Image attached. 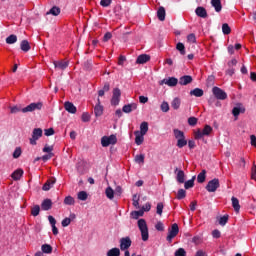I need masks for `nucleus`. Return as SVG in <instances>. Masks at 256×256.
<instances>
[{
  "label": "nucleus",
  "mask_w": 256,
  "mask_h": 256,
  "mask_svg": "<svg viewBox=\"0 0 256 256\" xmlns=\"http://www.w3.org/2000/svg\"><path fill=\"white\" fill-rule=\"evenodd\" d=\"M43 108V103L42 102H32L29 105H27L24 108H19L18 106H14L11 108V113L12 114H17L19 112L22 113H31L34 111H40Z\"/></svg>",
  "instance_id": "f257e3e1"
},
{
  "label": "nucleus",
  "mask_w": 256,
  "mask_h": 256,
  "mask_svg": "<svg viewBox=\"0 0 256 256\" xmlns=\"http://www.w3.org/2000/svg\"><path fill=\"white\" fill-rule=\"evenodd\" d=\"M138 229H140V233L142 235V241L146 242L149 240V229L147 226L146 220L144 218H140L138 220Z\"/></svg>",
  "instance_id": "f03ea898"
},
{
  "label": "nucleus",
  "mask_w": 256,
  "mask_h": 256,
  "mask_svg": "<svg viewBox=\"0 0 256 256\" xmlns=\"http://www.w3.org/2000/svg\"><path fill=\"white\" fill-rule=\"evenodd\" d=\"M213 131V128L210 125H205L204 129H198L194 132V139L201 140L204 136H209Z\"/></svg>",
  "instance_id": "7ed1b4c3"
},
{
  "label": "nucleus",
  "mask_w": 256,
  "mask_h": 256,
  "mask_svg": "<svg viewBox=\"0 0 256 256\" xmlns=\"http://www.w3.org/2000/svg\"><path fill=\"white\" fill-rule=\"evenodd\" d=\"M218 188H220V180L219 178H213L212 180H209L205 186V190L208 193H215Z\"/></svg>",
  "instance_id": "20e7f679"
},
{
  "label": "nucleus",
  "mask_w": 256,
  "mask_h": 256,
  "mask_svg": "<svg viewBox=\"0 0 256 256\" xmlns=\"http://www.w3.org/2000/svg\"><path fill=\"white\" fill-rule=\"evenodd\" d=\"M101 144L103 147H109L110 145L117 144V136L112 134L110 136H103L101 139Z\"/></svg>",
  "instance_id": "39448f33"
},
{
  "label": "nucleus",
  "mask_w": 256,
  "mask_h": 256,
  "mask_svg": "<svg viewBox=\"0 0 256 256\" xmlns=\"http://www.w3.org/2000/svg\"><path fill=\"white\" fill-rule=\"evenodd\" d=\"M212 94L217 100H226L228 98V94L223 89L217 86H214L212 88Z\"/></svg>",
  "instance_id": "423d86ee"
},
{
  "label": "nucleus",
  "mask_w": 256,
  "mask_h": 256,
  "mask_svg": "<svg viewBox=\"0 0 256 256\" xmlns=\"http://www.w3.org/2000/svg\"><path fill=\"white\" fill-rule=\"evenodd\" d=\"M179 234V226L178 224H173L170 230H168V236H166V241L169 243Z\"/></svg>",
  "instance_id": "0eeeda50"
},
{
  "label": "nucleus",
  "mask_w": 256,
  "mask_h": 256,
  "mask_svg": "<svg viewBox=\"0 0 256 256\" xmlns=\"http://www.w3.org/2000/svg\"><path fill=\"white\" fill-rule=\"evenodd\" d=\"M42 135V128H34L32 138H30V144L33 146L37 145V141L42 137Z\"/></svg>",
  "instance_id": "6e6552de"
},
{
  "label": "nucleus",
  "mask_w": 256,
  "mask_h": 256,
  "mask_svg": "<svg viewBox=\"0 0 256 256\" xmlns=\"http://www.w3.org/2000/svg\"><path fill=\"white\" fill-rule=\"evenodd\" d=\"M120 98L121 90L119 88H114V90H112V99L110 100L112 106H118L120 103Z\"/></svg>",
  "instance_id": "1a4fd4ad"
},
{
  "label": "nucleus",
  "mask_w": 256,
  "mask_h": 256,
  "mask_svg": "<svg viewBox=\"0 0 256 256\" xmlns=\"http://www.w3.org/2000/svg\"><path fill=\"white\" fill-rule=\"evenodd\" d=\"M131 245H132V240L131 238H129V236L120 238V250L126 251L131 247Z\"/></svg>",
  "instance_id": "9d476101"
},
{
  "label": "nucleus",
  "mask_w": 256,
  "mask_h": 256,
  "mask_svg": "<svg viewBox=\"0 0 256 256\" xmlns=\"http://www.w3.org/2000/svg\"><path fill=\"white\" fill-rule=\"evenodd\" d=\"M178 83H179V80L176 77H168V78L162 79V84H166L168 85V87H176Z\"/></svg>",
  "instance_id": "9b49d317"
},
{
  "label": "nucleus",
  "mask_w": 256,
  "mask_h": 256,
  "mask_svg": "<svg viewBox=\"0 0 256 256\" xmlns=\"http://www.w3.org/2000/svg\"><path fill=\"white\" fill-rule=\"evenodd\" d=\"M151 60V56L149 54H140L138 58H136V64L144 65Z\"/></svg>",
  "instance_id": "f8f14e48"
},
{
  "label": "nucleus",
  "mask_w": 256,
  "mask_h": 256,
  "mask_svg": "<svg viewBox=\"0 0 256 256\" xmlns=\"http://www.w3.org/2000/svg\"><path fill=\"white\" fill-rule=\"evenodd\" d=\"M53 64H54L56 70H61V71H64L69 66V63L64 60H59V61L55 60V61H53Z\"/></svg>",
  "instance_id": "ddd939ff"
},
{
  "label": "nucleus",
  "mask_w": 256,
  "mask_h": 256,
  "mask_svg": "<svg viewBox=\"0 0 256 256\" xmlns=\"http://www.w3.org/2000/svg\"><path fill=\"white\" fill-rule=\"evenodd\" d=\"M94 112H95V116L96 117H101L104 113V107L103 105L101 104V100L100 98L97 99V104L94 108Z\"/></svg>",
  "instance_id": "4468645a"
},
{
  "label": "nucleus",
  "mask_w": 256,
  "mask_h": 256,
  "mask_svg": "<svg viewBox=\"0 0 256 256\" xmlns=\"http://www.w3.org/2000/svg\"><path fill=\"white\" fill-rule=\"evenodd\" d=\"M195 13H196V16H198V17H200L202 19L208 18L207 10L203 6L196 7Z\"/></svg>",
  "instance_id": "2eb2a0df"
},
{
  "label": "nucleus",
  "mask_w": 256,
  "mask_h": 256,
  "mask_svg": "<svg viewBox=\"0 0 256 256\" xmlns=\"http://www.w3.org/2000/svg\"><path fill=\"white\" fill-rule=\"evenodd\" d=\"M193 82V78L191 75H184L180 77V80H178V84L182 86H187Z\"/></svg>",
  "instance_id": "dca6fc26"
},
{
  "label": "nucleus",
  "mask_w": 256,
  "mask_h": 256,
  "mask_svg": "<svg viewBox=\"0 0 256 256\" xmlns=\"http://www.w3.org/2000/svg\"><path fill=\"white\" fill-rule=\"evenodd\" d=\"M137 107H138L137 103H128L124 105V107H122V112L129 114L132 111L137 110Z\"/></svg>",
  "instance_id": "f3484780"
},
{
  "label": "nucleus",
  "mask_w": 256,
  "mask_h": 256,
  "mask_svg": "<svg viewBox=\"0 0 256 256\" xmlns=\"http://www.w3.org/2000/svg\"><path fill=\"white\" fill-rule=\"evenodd\" d=\"M174 173H176V181H178V183L180 184H184L185 172L183 170H178V168H176V170H174Z\"/></svg>",
  "instance_id": "a211bd4d"
},
{
  "label": "nucleus",
  "mask_w": 256,
  "mask_h": 256,
  "mask_svg": "<svg viewBox=\"0 0 256 256\" xmlns=\"http://www.w3.org/2000/svg\"><path fill=\"white\" fill-rule=\"evenodd\" d=\"M64 108L66 109L67 112H69L71 114H76V112H77L76 106L70 101L65 102Z\"/></svg>",
  "instance_id": "6ab92c4d"
},
{
  "label": "nucleus",
  "mask_w": 256,
  "mask_h": 256,
  "mask_svg": "<svg viewBox=\"0 0 256 256\" xmlns=\"http://www.w3.org/2000/svg\"><path fill=\"white\" fill-rule=\"evenodd\" d=\"M246 112V108L243 106H235L232 108V115L234 117H238L240 114H244Z\"/></svg>",
  "instance_id": "aec40b11"
},
{
  "label": "nucleus",
  "mask_w": 256,
  "mask_h": 256,
  "mask_svg": "<svg viewBox=\"0 0 256 256\" xmlns=\"http://www.w3.org/2000/svg\"><path fill=\"white\" fill-rule=\"evenodd\" d=\"M134 135H136V138H135L136 145H138V146L142 145L144 142L145 134H142V133H140L139 130H136V131H134Z\"/></svg>",
  "instance_id": "412c9836"
},
{
  "label": "nucleus",
  "mask_w": 256,
  "mask_h": 256,
  "mask_svg": "<svg viewBox=\"0 0 256 256\" xmlns=\"http://www.w3.org/2000/svg\"><path fill=\"white\" fill-rule=\"evenodd\" d=\"M203 95H204V90L202 88H194L190 90V96L200 98V97H203Z\"/></svg>",
  "instance_id": "4be33fe9"
},
{
  "label": "nucleus",
  "mask_w": 256,
  "mask_h": 256,
  "mask_svg": "<svg viewBox=\"0 0 256 256\" xmlns=\"http://www.w3.org/2000/svg\"><path fill=\"white\" fill-rule=\"evenodd\" d=\"M211 6L214 8L216 13H220L222 11L221 0H211Z\"/></svg>",
  "instance_id": "5701e85b"
},
{
  "label": "nucleus",
  "mask_w": 256,
  "mask_h": 256,
  "mask_svg": "<svg viewBox=\"0 0 256 256\" xmlns=\"http://www.w3.org/2000/svg\"><path fill=\"white\" fill-rule=\"evenodd\" d=\"M20 48L24 53H28L31 50V46L28 40L24 39L20 43Z\"/></svg>",
  "instance_id": "b1692460"
},
{
  "label": "nucleus",
  "mask_w": 256,
  "mask_h": 256,
  "mask_svg": "<svg viewBox=\"0 0 256 256\" xmlns=\"http://www.w3.org/2000/svg\"><path fill=\"white\" fill-rule=\"evenodd\" d=\"M157 16H158V20H160V22H163L165 21V18H166V10L163 6H160L158 8V11H157Z\"/></svg>",
  "instance_id": "393cba45"
},
{
  "label": "nucleus",
  "mask_w": 256,
  "mask_h": 256,
  "mask_svg": "<svg viewBox=\"0 0 256 256\" xmlns=\"http://www.w3.org/2000/svg\"><path fill=\"white\" fill-rule=\"evenodd\" d=\"M52 200H50V198H46L42 204L41 207L44 211H49L52 208Z\"/></svg>",
  "instance_id": "a878e982"
},
{
  "label": "nucleus",
  "mask_w": 256,
  "mask_h": 256,
  "mask_svg": "<svg viewBox=\"0 0 256 256\" xmlns=\"http://www.w3.org/2000/svg\"><path fill=\"white\" fill-rule=\"evenodd\" d=\"M231 203H232V207H233L234 211L236 213H238L241 208L238 198H235V196H232Z\"/></svg>",
  "instance_id": "bb28decb"
},
{
  "label": "nucleus",
  "mask_w": 256,
  "mask_h": 256,
  "mask_svg": "<svg viewBox=\"0 0 256 256\" xmlns=\"http://www.w3.org/2000/svg\"><path fill=\"white\" fill-rule=\"evenodd\" d=\"M56 183V178H50L43 186V191H49L53 185Z\"/></svg>",
  "instance_id": "cd10ccee"
},
{
  "label": "nucleus",
  "mask_w": 256,
  "mask_h": 256,
  "mask_svg": "<svg viewBox=\"0 0 256 256\" xmlns=\"http://www.w3.org/2000/svg\"><path fill=\"white\" fill-rule=\"evenodd\" d=\"M149 131V124L147 121L140 123V134L146 135Z\"/></svg>",
  "instance_id": "c85d7f7f"
},
{
  "label": "nucleus",
  "mask_w": 256,
  "mask_h": 256,
  "mask_svg": "<svg viewBox=\"0 0 256 256\" xmlns=\"http://www.w3.org/2000/svg\"><path fill=\"white\" fill-rule=\"evenodd\" d=\"M196 176H192L191 180H187L184 182V189L189 190L194 187L195 185Z\"/></svg>",
  "instance_id": "c756f323"
},
{
  "label": "nucleus",
  "mask_w": 256,
  "mask_h": 256,
  "mask_svg": "<svg viewBox=\"0 0 256 256\" xmlns=\"http://www.w3.org/2000/svg\"><path fill=\"white\" fill-rule=\"evenodd\" d=\"M23 174H24L23 170L19 169V170H15V172L11 174V177L13 178V180L19 181L22 178Z\"/></svg>",
  "instance_id": "7c9ffc66"
},
{
  "label": "nucleus",
  "mask_w": 256,
  "mask_h": 256,
  "mask_svg": "<svg viewBox=\"0 0 256 256\" xmlns=\"http://www.w3.org/2000/svg\"><path fill=\"white\" fill-rule=\"evenodd\" d=\"M41 250L44 254H51L53 252L51 244H42Z\"/></svg>",
  "instance_id": "2f4dec72"
},
{
  "label": "nucleus",
  "mask_w": 256,
  "mask_h": 256,
  "mask_svg": "<svg viewBox=\"0 0 256 256\" xmlns=\"http://www.w3.org/2000/svg\"><path fill=\"white\" fill-rule=\"evenodd\" d=\"M18 41V37L15 34H11L6 38V43L8 45H13Z\"/></svg>",
  "instance_id": "473e14b6"
},
{
  "label": "nucleus",
  "mask_w": 256,
  "mask_h": 256,
  "mask_svg": "<svg viewBox=\"0 0 256 256\" xmlns=\"http://www.w3.org/2000/svg\"><path fill=\"white\" fill-rule=\"evenodd\" d=\"M61 9L57 6H53L48 12L47 15L59 16Z\"/></svg>",
  "instance_id": "72a5a7b5"
},
{
  "label": "nucleus",
  "mask_w": 256,
  "mask_h": 256,
  "mask_svg": "<svg viewBox=\"0 0 256 256\" xmlns=\"http://www.w3.org/2000/svg\"><path fill=\"white\" fill-rule=\"evenodd\" d=\"M206 174H207L206 170H202V172L198 174V177L196 178L198 183L203 184L206 181Z\"/></svg>",
  "instance_id": "f704fd0d"
},
{
  "label": "nucleus",
  "mask_w": 256,
  "mask_h": 256,
  "mask_svg": "<svg viewBox=\"0 0 256 256\" xmlns=\"http://www.w3.org/2000/svg\"><path fill=\"white\" fill-rule=\"evenodd\" d=\"M171 105H172L174 110H178L180 108V106H181V99L179 97H175L172 100Z\"/></svg>",
  "instance_id": "c9c22d12"
},
{
  "label": "nucleus",
  "mask_w": 256,
  "mask_h": 256,
  "mask_svg": "<svg viewBox=\"0 0 256 256\" xmlns=\"http://www.w3.org/2000/svg\"><path fill=\"white\" fill-rule=\"evenodd\" d=\"M121 252L119 248H110L109 252H106V256H120Z\"/></svg>",
  "instance_id": "e433bc0d"
},
{
  "label": "nucleus",
  "mask_w": 256,
  "mask_h": 256,
  "mask_svg": "<svg viewBox=\"0 0 256 256\" xmlns=\"http://www.w3.org/2000/svg\"><path fill=\"white\" fill-rule=\"evenodd\" d=\"M174 137L176 140L185 138V133L182 130L176 128L174 129Z\"/></svg>",
  "instance_id": "4c0bfd02"
},
{
  "label": "nucleus",
  "mask_w": 256,
  "mask_h": 256,
  "mask_svg": "<svg viewBox=\"0 0 256 256\" xmlns=\"http://www.w3.org/2000/svg\"><path fill=\"white\" fill-rule=\"evenodd\" d=\"M114 195H115V192H114L113 188H111V186H108V188H106V197L110 200H113Z\"/></svg>",
  "instance_id": "58836bf2"
},
{
  "label": "nucleus",
  "mask_w": 256,
  "mask_h": 256,
  "mask_svg": "<svg viewBox=\"0 0 256 256\" xmlns=\"http://www.w3.org/2000/svg\"><path fill=\"white\" fill-rule=\"evenodd\" d=\"M132 216V219H138L139 217H143L144 212L143 210H134V212H131L130 214Z\"/></svg>",
  "instance_id": "ea45409f"
},
{
  "label": "nucleus",
  "mask_w": 256,
  "mask_h": 256,
  "mask_svg": "<svg viewBox=\"0 0 256 256\" xmlns=\"http://www.w3.org/2000/svg\"><path fill=\"white\" fill-rule=\"evenodd\" d=\"M222 33H223L224 35H229V34H231V27L229 26L228 23H223V24H222Z\"/></svg>",
  "instance_id": "a19ab883"
},
{
  "label": "nucleus",
  "mask_w": 256,
  "mask_h": 256,
  "mask_svg": "<svg viewBox=\"0 0 256 256\" xmlns=\"http://www.w3.org/2000/svg\"><path fill=\"white\" fill-rule=\"evenodd\" d=\"M187 144H188V142H187L186 138L183 137V138L178 139V142L176 143V146L178 148H184L185 146H187Z\"/></svg>",
  "instance_id": "79ce46f5"
},
{
  "label": "nucleus",
  "mask_w": 256,
  "mask_h": 256,
  "mask_svg": "<svg viewBox=\"0 0 256 256\" xmlns=\"http://www.w3.org/2000/svg\"><path fill=\"white\" fill-rule=\"evenodd\" d=\"M176 50L180 51L181 55H185L186 54L185 45L182 42H178L176 44Z\"/></svg>",
  "instance_id": "37998d69"
},
{
  "label": "nucleus",
  "mask_w": 256,
  "mask_h": 256,
  "mask_svg": "<svg viewBox=\"0 0 256 256\" xmlns=\"http://www.w3.org/2000/svg\"><path fill=\"white\" fill-rule=\"evenodd\" d=\"M163 209H164V204L163 202H158L157 206H156V214L162 216L163 214Z\"/></svg>",
  "instance_id": "c03bdc74"
},
{
  "label": "nucleus",
  "mask_w": 256,
  "mask_h": 256,
  "mask_svg": "<svg viewBox=\"0 0 256 256\" xmlns=\"http://www.w3.org/2000/svg\"><path fill=\"white\" fill-rule=\"evenodd\" d=\"M64 204L65 205H69L72 206L75 204V200L73 198V196H66L65 200H64Z\"/></svg>",
  "instance_id": "a18cd8bd"
},
{
  "label": "nucleus",
  "mask_w": 256,
  "mask_h": 256,
  "mask_svg": "<svg viewBox=\"0 0 256 256\" xmlns=\"http://www.w3.org/2000/svg\"><path fill=\"white\" fill-rule=\"evenodd\" d=\"M160 110L162 112L167 113L170 110L169 103L167 101L162 102V105H160Z\"/></svg>",
  "instance_id": "49530a36"
},
{
  "label": "nucleus",
  "mask_w": 256,
  "mask_h": 256,
  "mask_svg": "<svg viewBox=\"0 0 256 256\" xmlns=\"http://www.w3.org/2000/svg\"><path fill=\"white\" fill-rule=\"evenodd\" d=\"M228 220H229V216H228V215L221 216V217L219 218L218 223H219V225H221V226H225V225L228 223Z\"/></svg>",
  "instance_id": "de8ad7c7"
},
{
  "label": "nucleus",
  "mask_w": 256,
  "mask_h": 256,
  "mask_svg": "<svg viewBox=\"0 0 256 256\" xmlns=\"http://www.w3.org/2000/svg\"><path fill=\"white\" fill-rule=\"evenodd\" d=\"M134 160L136 161V163L138 164H144L145 162V155L144 154H138L136 155V157L134 158Z\"/></svg>",
  "instance_id": "09e8293b"
},
{
  "label": "nucleus",
  "mask_w": 256,
  "mask_h": 256,
  "mask_svg": "<svg viewBox=\"0 0 256 256\" xmlns=\"http://www.w3.org/2000/svg\"><path fill=\"white\" fill-rule=\"evenodd\" d=\"M40 213V206H38V204H36L35 206H33L32 210H31V214L34 217H37Z\"/></svg>",
  "instance_id": "8fccbe9b"
},
{
  "label": "nucleus",
  "mask_w": 256,
  "mask_h": 256,
  "mask_svg": "<svg viewBox=\"0 0 256 256\" xmlns=\"http://www.w3.org/2000/svg\"><path fill=\"white\" fill-rule=\"evenodd\" d=\"M186 255H187V252L185 248H178V250L174 252V256H186Z\"/></svg>",
  "instance_id": "3c124183"
},
{
  "label": "nucleus",
  "mask_w": 256,
  "mask_h": 256,
  "mask_svg": "<svg viewBox=\"0 0 256 256\" xmlns=\"http://www.w3.org/2000/svg\"><path fill=\"white\" fill-rule=\"evenodd\" d=\"M21 154H22V149L20 146H18L15 148V151L13 153V158L18 159L21 156Z\"/></svg>",
  "instance_id": "603ef678"
},
{
  "label": "nucleus",
  "mask_w": 256,
  "mask_h": 256,
  "mask_svg": "<svg viewBox=\"0 0 256 256\" xmlns=\"http://www.w3.org/2000/svg\"><path fill=\"white\" fill-rule=\"evenodd\" d=\"M78 199L81 201H86L88 199V194L87 192H84V190H82L79 194H78Z\"/></svg>",
  "instance_id": "864d4df0"
},
{
  "label": "nucleus",
  "mask_w": 256,
  "mask_h": 256,
  "mask_svg": "<svg viewBox=\"0 0 256 256\" xmlns=\"http://www.w3.org/2000/svg\"><path fill=\"white\" fill-rule=\"evenodd\" d=\"M178 198V200H182L186 197V190H183V188H180V190H178V196H176Z\"/></svg>",
  "instance_id": "5fc2aeb1"
},
{
  "label": "nucleus",
  "mask_w": 256,
  "mask_h": 256,
  "mask_svg": "<svg viewBox=\"0 0 256 256\" xmlns=\"http://www.w3.org/2000/svg\"><path fill=\"white\" fill-rule=\"evenodd\" d=\"M198 122V118L195 116L189 117L188 118V125L190 126H195Z\"/></svg>",
  "instance_id": "6e6d98bb"
},
{
  "label": "nucleus",
  "mask_w": 256,
  "mask_h": 256,
  "mask_svg": "<svg viewBox=\"0 0 256 256\" xmlns=\"http://www.w3.org/2000/svg\"><path fill=\"white\" fill-rule=\"evenodd\" d=\"M90 120H91V115L88 112H84L82 114V121L87 123V122H90Z\"/></svg>",
  "instance_id": "4d7b16f0"
},
{
  "label": "nucleus",
  "mask_w": 256,
  "mask_h": 256,
  "mask_svg": "<svg viewBox=\"0 0 256 256\" xmlns=\"http://www.w3.org/2000/svg\"><path fill=\"white\" fill-rule=\"evenodd\" d=\"M93 63L92 60H87L84 62V68L87 71H90L92 69Z\"/></svg>",
  "instance_id": "13d9d810"
},
{
  "label": "nucleus",
  "mask_w": 256,
  "mask_h": 256,
  "mask_svg": "<svg viewBox=\"0 0 256 256\" xmlns=\"http://www.w3.org/2000/svg\"><path fill=\"white\" fill-rule=\"evenodd\" d=\"M187 39H188V42H190L192 44L196 43V41H197L196 35L194 33L188 34Z\"/></svg>",
  "instance_id": "bf43d9fd"
},
{
  "label": "nucleus",
  "mask_w": 256,
  "mask_h": 256,
  "mask_svg": "<svg viewBox=\"0 0 256 256\" xmlns=\"http://www.w3.org/2000/svg\"><path fill=\"white\" fill-rule=\"evenodd\" d=\"M55 134V131L52 127L45 129V136L49 137V136H53Z\"/></svg>",
  "instance_id": "052dcab7"
},
{
  "label": "nucleus",
  "mask_w": 256,
  "mask_h": 256,
  "mask_svg": "<svg viewBox=\"0 0 256 256\" xmlns=\"http://www.w3.org/2000/svg\"><path fill=\"white\" fill-rule=\"evenodd\" d=\"M112 0H101L100 4L102 7L107 8L111 5Z\"/></svg>",
  "instance_id": "680f3d73"
},
{
  "label": "nucleus",
  "mask_w": 256,
  "mask_h": 256,
  "mask_svg": "<svg viewBox=\"0 0 256 256\" xmlns=\"http://www.w3.org/2000/svg\"><path fill=\"white\" fill-rule=\"evenodd\" d=\"M250 144H251V146L256 148V135H254V134L250 135Z\"/></svg>",
  "instance_id": "e2e57ef3"
},
{
  "label": "nucleus",
  "mask_w": 256,
  "mask_h": 256,
  "mask_svg": "<svg viewBox=\"0 0 256 256\" xmlns=\"http://www.w3.org/2000/svg\"><path fill=\"white\" fill-rule=\"evenodd\" d=\"M53 156H54V153L45 154V155H43L42 160L44 162H46V161L50 160L51 158H53Z\"/></svg>",
  "instance_id": "0e129e2a"
},
{
  "label": "nucleus",
  "mask_w": 256,
  "mask_h": 256,
  "mask_svg": "<svg viewBox=\"0 0 256 256\" xmlns=\"http://www.w3.org/2000/svg\"><path fill=\"white\" fill-rule=\"evenodd\" d=\"M70 224H71V218H64V220H62L63 227H68Z\"/></svg>",
  "instance_id": "69168bd1"
},
{
  "label": "nucleus",
  "mask_w": 256,
  "mask_h": 256,
  "mask_svg": "<svg viewBox=\"0 0 256 256\" xmlns=\"http://www.w3.org/2000/svg\"><path fill=\"white\" fill-rule=\"evenodd\" d=\"M155 228H156L158 231H164V229H165L163 222H156Z\"/></svg>",
  "instance_id": "338daca9"
},
{
  "label": "nucleus",
  "mask_w": 256,
  "mask_h": 256,
  "mask_svg": "<svg viewBox=\"0 0 256 256\" xmlns=\"http://www.w3.org/2000/svg\"><path fill=\"white\" fill-rule=\"evenodd\" d=\"M251 179H253L254 181H256V166L252 167L251 170Z\"/></svg>",
  "instance_id": "774afa93"
}]
</instances>
